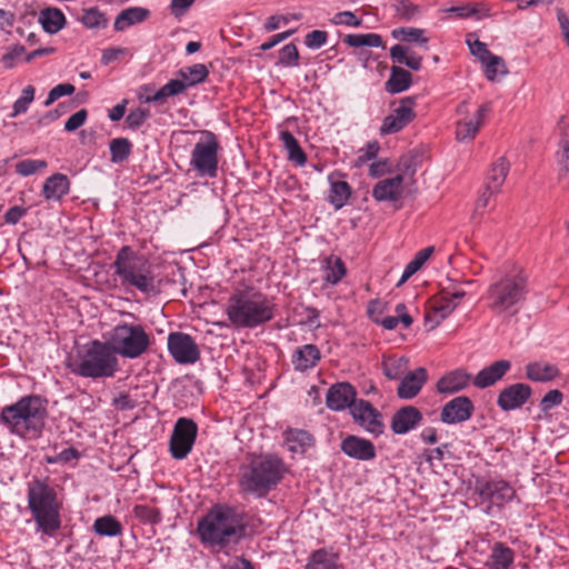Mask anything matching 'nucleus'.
Here are the masks:
<instances>
[{
	"label": "nucleus",
	"instance_id": "1",
	"mask_svg": "<svg viewBox=\"0 0 569 569\" xmlns=\"http://www.w3.org/2000/svg\"><path fill=\"white\" fill-rule=\"evenodd\" d=\"M249 515L229 503H216L198 520L197 535L204 547L224 550L248 535Z\"/></svg>",
	"mask_w": 569,
	"mask_h": 569
},
{
	"label": "nucleus",
	"instance_id": "2",
	"mask_svg": "<svg viewBox=\"0 0 569 569\" xmlns=\"http://www.w3.org/2000/svg\"><path fill=\"white\" fill-rule=\"evenodd\" d=\"M276 312V298L252 286L233 289L224 308L230 325L236 329H256L273 320Z\"/></svg>",
	"mask_w": 569,
	"mask_h": 569
},
{
	"label": "nucleus",
	"instance_id": "3",
	"mask_svg": "<svg viewBox=\"0 0 569 569\" xmlns=\"http://www.w3.org/2000/svg\"><path fill=\"white\" fill-rule=\"evenodd\" d=\"M110 268L126 292L138 291L146 297H154L161 292V280L156 274L153 264L131 246H122L117 251Z\"/></svg>",
	"mask_w": 569,
	"mask_h": 569
},
{
	"label": "nucleus",
	"instance_id": "4",
	"mask_svg": "<svg viewBox=\"0 0 569 569\" xmlns=\"http://www.w3.org/2000/svg\"><path fill=\"white\" fill-rule=\"evenodd\" d=\"M48 419V400L39 395H26L0 411V426L22 439L42 437Z\"/></svg>",
	"mask_w": 569,
	"mask_h": 569
},
{
	"label": "nucleus",
	"instance_id": "5",
	"mask_svg": "<svg viewBox=\"0 0 569 569\" xmlns=\"http://www.w3.org/2000/svg\"><path fill=\"white\" fill-rule=\"evenodd\" d=\"M287 472L288 467L280 456L262 453L241 467L239 488L241 492L254 498H266L283 480Z\"/></svg>",
	"mask_w": 569,
	"mask_h": 569
},
{
	"label": "nucleus",
	"instance_id": "6",
	"mask_svg": "<svg viewBox=\"0 0 569 569\" xmlns=\"http://www.w3.org/2000/svg\"><path fill=\"white\" fill-rule=\"evenodd\" d=\"M28 509L36 525V532L47 537H54L61 528L62 502L57 489L48 479L34 478L28 482Z\"/></svg>",
	"mask_w": 569,
	"mask_h": 569
},
{
	"label": "nucleus",
	"instance_id": "7",
	"mask_svg": "<svg viewBox=\"0 0 569 569\" xmlns=\"http://www.w3.org/2000/svg\"><path fill=\"white\" fill-rule=\"evenodd\" d=\"M528 293V276L521 268H513L489 284L486 295L487 306L495 315L515 316Z\"/></svg>",
	"mask_w": 569,
	"mask_h": 569
},
{
	"label": "nucleus",
	"instance_id": "8",
	"mask_svg": "<svg viewBox=\"0 0 569 569\" xmlns=\"http://www.w3.org/2000/svg\"><path fill=\"white\" fill-rule=\"evenodd\" d=\"M70 368L74 375L83 378H111L119 370V359L106 339H94L78 351Z\"/></svg>",
	"mask_w": 569,
	"mask_h": 569
},
{
	"label": "nucleus",
	"instance_id": "9",
	"mask_svg": "<svg viewBox=\"0 0 569 569\" xmlns=\"http://www.w3.org/2000/svg\"><path fill=\"white\" fill-rule=\"evenodd\" d=\"M472 495L480 510L491 517L501 513L512 501H519L515 487L501 477L477 478Z\"/></svg>",
	"mask_w": 569,
	"mask_h": 569
},
{
	"label": "nucleus",
	"instance_id": "10",
	"mask_svg": "<svg viewBox=\"0 0 569 569\" xmlns=\"http://www.w3.org/2000/svg\"><path fill=\"white\" fill-rule=\"evenodd\" d=\"M104 339L117 357L128 359L141 357L151 345L150 335L140 323L119 322L104 333Z\"/></svg>",
	"mask_w": 569,
	"mask_h": 569
},
{
	"label": "nucleus",
	"instance_id": "11",
	"mask_svg": "<svg viewBox=\"0 0 569 569\" xmlns=\"http://www.w3.org/2000/svg\"><path fill=\"white\" fill-rule=\"evenodd\" d=\"M197 436V423L190 418H179L173 426L169 441L171 457L177 460L187 458L194 446Z\"/></svg>",
	"mask_w": 569,
	"mask_h": 569
},
{
	"label": "nucleus",
	"instance_id": "12",
	"mask_svg": "<svg viewBox=\"0 0 569 569\" xmlns=\"http://www.w3.org/2000/svg\"><path fill=\"white\" fill-rule=\"evenodd\" d=\"M168 351L179 365H193L200 359V350L194 339L184 332L174 331L168 335Z\"/></svg>",
	"mask_w": 569,
	"mask_h": 569
},
{
	"label": "nucleus",
	"instance_id": "13",
	"mask_svg": "<svg viewBox=\"0 0 569 569\" xmlns=\"http://www.w3.org/2000/svg\"><path fill=\"white\" fill-rule=\"evenodd\" d=\"M350 413L353 420L367 432L379 437L385 431L381 412L372 403L365 399H359L350 407Z\"/></svg>",
	"mask_w": 569,
	"mask_h": 569
},
{
	"label": "nucleus",
	"instance_id": "14",
	"mask_svg": "<svg viewBox=\"0 0 569 569\" xmlns=\"http://www.w3.org/2000/svg\"><path fill=\"white\" fill-rule=\"evenodd\" d=\"M218 148L219 144H196L191 154V166L199 177H217Z\"/></svg>",
	"mask_w": 569,
	"mask_h": 569
},
{
	"label": "nucleus",
	"instance_id": "15",
	"mask_svg": "<svg viewBox=\"0 0 569 569\" xmlns=\"http://www.w3.org/2000/svg\"><path fill=\"white\" fill-rule=\"evenodd\" d=\"M475 406L467 396H458L448 401L440 411V420L446 425H457L469 420Z\"/></svg>",
	"mask_w": 569,
	"mask_h": 569
},
{
	"label": "nucleus",
	"instance_id": "16",
	"mask_svg": "<svg viewBox=\"0 0 569 569\" xmlns=\"http://www.w3.org/2000/svg\"><path fill=\"white\" fill-rule=\"evenodd\" d=\"M340 450L349 458L359 461H370L377 457L373 442L355 435H349L341 440Z\"/></svg>",
	"mask_w": 569,
	"mask_h": 569
},
{
	"label": "nucleus",
	"instance_id": "17",
	"mask_svg": "<svg viewBox=\"0 0 569 569\" xmlns=\"http://www.w3.org/2000/svg\"><path fill=\"white\" fill-rule=\"evenodd\" d=\"M532 393L531 387L526 383H513L502 389L498 396L497 405L503 411H511L522 407Z\"/></svg>",
	"mask_w": 569,
	"mask_h": 569
},
{
	"label": "nucleus",
	"instance_id": "18",
	"mask_svg": "<svg viewBox=\"0 0 569 569\" xmlns=\"http://www.w3.org/2000/svg\"><path fill=\"white\" fill-rule=\"evenodd\" d=\"M357 390L349 382H338L332 385L326 395V405L330 410L342 411L352 406L356 399Z\"/></svg>",
	"mask_w": 569,
	"mask_h": 569
},
{
	"label": "nucleus",
	"instance_id": "19",
	"mask_svg": "<svg viewBox=\"0 0 569 569\" xmlns=\"http://www.w3.org/2000/svg\"><path fill=\"white\" fill-rule=\"evenodd\" d=\"M423 416L413 406H405L398 409L392 418L390 428L395 435H406L421 425Z\"/></svg>",
	"mask_w": 569,
	"mask_h": 569
},
{
	"label": "nucleus",
	"instance_id": "20",
	"mask_svg": "<svg viewBox=\"0 0 569 569\" xmlns=\"http://www.w3.org/2000/svg\"><path fill=\"white\" fill-rule=\"evenodd\" d=\"M462 289L443 288L439 296L435 297L431 303V311L441 320L450 316L465 298Z\"/></svg>",
	"mask_w": 569,
	"mask_h": 569
},
{
	"label": "nucleus",
	"instance_id": "21",
	"mask_svg": "<svg viewBox=\"0 0 569 569\" xmlns=\"http://www.w3.org/2000/svg\"><path fill=\"white\" fill-rule=\"evenodd\" d=\"M428 380L427 369L419 367L413 371L407 372L397 388V396L400 399L410 400L415 398Z\"/></svg>",
	"mask_w": 569,
	"mask_h": 569
},
{
	"label": "nucleus",
	"instance_id": "22",
	"mask_svg": "<svg viewBox=\"0 0 569 569\" xmlns=\"http://www.w3.org/2000/svg\"><path fill=\"white\" fill-rule=\"evenodd\" d=\"M70 189V179L64 173L57 172L44 180L40 194L48 202H60L69 194Z\"/></svg>",
	"mask_w": 569,
	"mask_h": 569
},
{
	"label": "nucleus",
	"instance_id": "23",
	"mask_svg": "<svg viewBox=\"0 0 569 569\" xmlns=\"http://www.w3.org/2000/svg\"><path fill=\"white\" fill-rule=\"evenodd\" d=\"M321 360V351L318 346L307 343L298 347L291 355V363L298 372H307L318 366Z\"/></svg>",
	"mask_w": 569,
	"mask_h": 569
},
{
	"label": "nucleus",
	"instance_id": "24",
	"mask_svg": "<svg viewBox=\"0 0 569 569\" xmlns=\"http://www.w3.org/2000/svg\"><path fill=\"white\" fill-rule=\"evenodd\" d=\"M510 368L511 362L509 360H497L481 369L472 379V385L479 389L488 388L501 380Z\"/></svg>",
	"mask_w": 569,
	"mask_h": 569
},
{
	"label": "nucleus",
	"instance_id": "25",
	"mask_svg": "<svg viewBox=\"0 0 569 569\" xmlns=\"http://www.w3.org/2000/svg\"><path fill=\"white\" fill-rule=\"evenodd\" d=\"M343 177L340 171H333L328 176L330 183L329 193L327 201L336 209L343 208L350 197L352 196L351 186L345 180H338L337 178Z\"/></svg>",
	"mask_w": 569,
	"mask_h": 569
},
{
	"label": "nucleus",
	"instance_id": "26",
	"mask_svg": "<svg viewBox=\"0 0 569 569\" xmlns=\"http://www.w3.org/2000/svg\"><path fill=\"white\" fill-rule=\"evenodd\" d=\"M516 552L502 541H495L490 546V553L485 562L488 569H511Z\"/></svg>",
	"mask_w": 569,
	"mask_h": 569
},
{
	"label": "nucleus",
	"instance_id": "27",
	"mask_svg": "<svg viewBox=\"0 0 569 569\" xmlns=\"http://www.w3.org/2000/svg\"><path fill=\"white\" fill-rule=\"evenodd\" d=\"M402 174H397L392 178L380 180L372 188V197L379 202L397 201L400 199L402 193Z\"/></svg>",
	"mask_w": 569,
	"mask_h": 569
},
{
	"label": "nucleus",
	"instance_id": "28",
	"mask_svg": "<svg viewBox=\"0 0 569 569\" xmlns=\"http://www.w3.org/2000/svg\"><path fill=\"white\" fill-rule=\"evenodd\" d=\"M471 376L465 369H456L443 375L437 382V390L440 393L451 395L467 388Z\"/></svg>",
	"mask_w": 569,
	"mask_h": 569
},
{
	"label": "nucleus",
	"instance_id": "29",
	"mask_svg": "<svg viewBox=\"0 0 569 569\" xmlns=\"http://www.w3.org/2000/svg\"><path fill=\"white\" fill-rule=\"evenodd\" d=\"M282 436L291 453L303 455L315 445V437L303 429L288 428Z\"/></svg>",
	"mask_w": 569,
	"mask_h": 569
},
{
	"label": "nucleus",
	"instance_id": "30",
	"mask_svg": "<svg viewBox=\"0 0 569 569\" xmlns=\"http://www.w3.org/2000/svg\"><path fill=\"white\" fill-rule=\"evenodd\" d=\"M509 170L510 162L508 159L506 157L498 158L488 170L482 186L493 189V192H501Z\"/></svg>",
	"mask_w": 569,
	"mask_h": 569
},
{
	"label": "nucleus",
	"instance_id": "31",
	"mask_svg": "<svg viewBox=\"0 0 569 569\" xmlns=\"http://www.w3.org/2000/svg\"><path fill=\"white\" fill-rule=\"evenodd\" d=\"M490 111V104H481L473 118L460 121L457 124L456 134L458 140H472L476 138L477 132L482 123L485 116Z\"/></svg>",
	"mask_w": 569,
	"mask_h": 569
},
{
	"label": "nucleus",
	"instance_id": "32",
	"mask_svg": "<svg viewBox=\"0 0 569 569\" xmlns=\"http://www.w3.org/2000/svg\"><path fill=\"white\" fill-rule=\"evenodd\" d=\"M151 12L147 8L130 7L120 11L117 16L113 28L118 32H122L131 26L142 23L150 17Z\"/></svg>",
	"mask_w": 569,
	"mask_h": 569
},
{
	"label": "nucleus",
	"instance_id": "33",
	"mask_svg": "<svg viewBox=\"0 0 569 569\" xmlns=\"http://www.w3.org/2000/svg\"><path fill=\"white\" fill-rule=\"evenodd\" d=\"M338 559L332 550L320 548L310 553L305 569H337Z\"/></svg>",
	"mask_w": 569,
	"mask_h": 569
},
{
	"label": "nucleus",
	"instance_id": "34",
	"mask_svg": "<svg viewBox=\"0 0 569 569\" xmlns=\"http://www.w3.org/2000/svg\"><path fill=\"white\" fill-rule=\"evenodd\" d=\"M390 57L393 62L406 64L412 70L421 68L422 58L417 54L411 48L403 44H396L390 48Z\"/></svg>",
	"mask_w": 569,
	"mask_h": 569
},
{
	"label": "nucleus",
	"instance_id": "35",
	"mask_svg": "<svg viewBox=\"0 0 569 569\" xmlns=\"http://www.w3.org/2000/svg\"><path fill=\"white\" fill-rule=\"evenodd\" d=\"M92 530L100 537H118L123 532L122 523L112 515L98 517L93 525Z\"/></svg>",
	"mask_w": 569,
	"mask_h": 569
},
{
	"label": "nucleus",
	"instance_id": "36",
	"mask_svg": "<svg viewBox=\"0 0 569 569\" xmlns=\"http://www.w3.org/2000/svg\"><path fill=\"white\" fill-rule=\"evenodd\" d=\"M39 22L46 32L54 34L64 27L66 17L60 9L46 8L40 11Z\"/></svg>",
	"mask_w": 569,
	"mask_h": 569
},
{
	"label": "nucleus",
	"instance_id": "37",
	"mask_svg": "<svg viewBox=\"0 0 569 569\" xmlns=\"http://www.w3.org/2000/svg\"><path fill=\"white\" fill-rule=\"evenodd\" d=\"M559 375L556 366L542 362H530L526 366V377L535 382L551 381Z\"/></svg>",
	"mask_w": 569,
	"mask_h": 569
},
{
	"label": "nucleus",
	"instance_id": "38",
	"mask_svg": "<svg viewBox=\"0 0 569 569\" xmlns=\"http://www.w3.org/2000/svg\"><path fill=\"white\" fill-rule=\"evenodd\" d=\"M412 83V74L401 67L393 66L390 77L386 82V90L389 93H400L407 90Z\"/></svg>",
	"mask_w": 569,
	"mask_h": 569
},
{
	"label": "nucleus",
	"instance_id": "39",
	"mask_svg": "<svg viewBox=\"0 0 569 569\" xmlns=\"http://www.w3.org/2000/svg\"><path fill=\"white\" fill-rule=\"evenodd\" d=\"M323 280L331 284H338L347 273V268L341 258L330 256L325 259Z\"/></svg>",
	"mask_w": 569,
	"mask_h": 569
},
{
	"label": "nucleus",
	"instance_id": "40",
	"mask_svg": "<svg viewBox=\"0 0 569 569\" xmlns=\"http://www.w3.org/2000/svg\"><path fill=\"white\" fill-rule=\"evenodd\" d=\"M435 251V248L432 246L426 247L421 250H419L411 261H409L405 270L402 272V276L397 284V287H400L408 279H410L416 272H418L422 266L428 261V259L432 256Z\"/></svg>",
	"mask_w": 569,
	"mask_h": 569
},
{
	"label": "nucleus",
	"instance_id": "41",
	"mask_svg": "<svg viewBox=\"0 0 569 569\" xmlns=\"http://www.w3.org/2000/svg\"><path fill=\"white\" fill-rule=\"evenodd\" d=\"M187 88L184 81L181 79H172L164 86H162L159 90H157L153 94L146 97L147 102H158L162 101L166 98L177 96L184 91Z\"/></svg>",
	"mask_w": 569,
	"mask_h": 569
},
{
	"label": "nucleus",
	"instance_id": "42",
	"mask_svg": "<svg viewBox=\"0 0 569 569\" xmlns=\"http://www.w3.org/2000/svg\"><path fill=\"white\" fill-rule=\"evenodd\" d=\"M409 359L406 357L389 358L382 361L383 375L389 380L402 378L407 372Z\"/></svg>",
	"mask_w": 569,
	"mask_h": 569
},
{
	"label": "nucleus",
	"instance_id": "43",
	"mask_svg": "<svg viewBox=\"0 0 569 569\" xmlns=\"http://www.w3.org/2000/svg\"><path fill=\"white\" fill-rule=\"evenodd\" d=\"M558 182L563 189L569 188V144H562L556 153Z\"/></svg>",
	"mask_w": 569,
	"mask_h": 569
},
{
	"label": "nucleus",
	"instance_id": "44",
	"mask_svg": "<svg viewBox=\"0 0 569 569\" xmlns=\"http://www.w3.org/2000/svg\"><path fill=\"white\" fill-rule=\"evenodd\" d=\"M179 74L188 87L203 82L207 79L209 71L204 64L197 63L181 69Z\"/></svg>",
	"mask_w": 569,
	"mask_h": 569
},
{
	"label": "nucleus",
	"instance_id": "45",
	"mask_svg": "<svg viewBox=\"0 0 569 569\" xmlns=\"http://www.w3.org/2000/svg\"><path fill=\"white\" fill-rule=\"evenodd\" d=\"M133 516L142 523V525H158L162 520V515L160 509L148 506V505H136L133 507Z\"/></svg>",
	"mask_w": 569,
	"mask_h": 569
},
{
	"label": "nucleus",
	"instance_id": "46",
	"mask_svg": "<svg viewBox=\"0 0 569 569\" xmlns=\"http://www.w3.org/2000/svg\"><path fill=\"white\" fill-rule=\"evenodd\" d=\"M482 64L486 78L489 81H495L498 76H505L508 73L503 59L493 53L488 58V60H485Z\"/></svg>",
	"mask_w": 569,
	"mask_h": 569
},
{
	"label": "nucleus",
	"instance_id": "47",
	"mask_svg": "<svg viewBox=\"0 0 569 569\" xmlns=\"http://www.w3.org/2000/svg\"><path fill=\"white\" fill-rule=\"evenodd\" d=\"M423 33L425 31L422 29L413 27H401L393 29L391 32L395 39L406 42H418L420 44H427L428 38H426Z\"/></svg>",
	"mask_w": 569,
	"mask_h": 569
},
{
	"label": "nucleus",
	"instance_id": "48",
	"mask_svg": "<svg viewBox=\"0 0 569 569\" xmlns=\"http://www.w3.org/2000/svg\"><path fill=\"white\" fill-rule=\"evenodd\" d=\"M343 41L353 48L382 46V38L377 33L348 34Z\"/></svg>",
	"mask_w": 569,
	"mask_h": 569
},
{
	"label": "nucleus",
	"instance_id": "49",
	"mask_svg": "<svg viewBox=\"0 0 569 569\" xmlns=\"http://www.w3.org/2000/svg\"><path fill=\"white\" fill-rule=\"evenodd\" d=\"M47 167L48 162L43 159H23L14 164V172L21 177H29Z\"/></svg>",
	"mask_w": 569,
	"mask_h": 569
},
{
	"label": "nucleus",
	"instance_id": "50",
	"mask_svg": "<svg viewBox=\"0 0 569 569\" xmlns=\"http://www.w3.org/2000/svg\"><path fill=\"white\" fill-rule=\"evenodd\" d=\"M36 89L33 86H27L22 92L20 98H18L12 107V112L9 114L11 118H16L22 113H26L29 109L30 103L34 99Z\"/></svg>",
	"mask_w": 569,
	"mask_h": 569
},
{
	"label": "nucleus",
	"instance_id": "51",
	"mask_svg": "<svg viewBox=\"0 0 569 569\" xmlns=\"http://www.w3.org/2000/svg\"><path fill=\"white\" fill-rule=\"evenodd\" d=\"M81 22L87 28H104L108 24V19L104 13L97 8H89L83 10Z\"/></svg>",
	"mask_w": 569,
	"mask_h": 569
},
{
	"label": "nucleus",
	"instance_id": "52",
	"mask_svg": "<svg viewBox=\"0 0 569 569\" xmlns=\"http://www.w3.org/2000/svg\"><path fill=\"white\" fill-rule=\"evenodd\" d=\"M392 8L402 20H411L419 13V7L410 0H393Z\"/></svg>",
	"mask_w": 569,
	"mask_h": 569
},
{
	"label": "nucleus",
	"instance_id": "53",
	"mask_svg": "<svg viewBox=\"0 0 569 569\" xmlns=\"http://www.w3.org/2000/svg\"><path fill=\"white\" fill-rule=\"evenodd\" d=\"M466 42L470 49V52L477 57L481 63L485 61V60H488V58L492 54L487 44L482 41H480L479 39L475 38V34L472 33H469L467 36V39H466Z\"/></svg>",
	"mask_w": 569,
	"mask_h": 569
},
{
	"label": "nucleus",
	"instance_id": "54",
	"mask_svg": "<svg viewBox=\"0 0 569 569\" xmlns=\"http://www.w3.org/2000/svg\"><path fill=\"white\" fill-rule=\"evenodd\" d=\"M415 100L412 98H405L400 104L393 110L402 126H407L415 117L413 112Z\"/></svg>",
	"mask_w": 569,
	"mask_h": 569
},
{
	"label": "nucleus",
	"instance_id": "55",
	"mask_svg": "<svg viewBox=\"0 0 569 569\" xmlns=\"http://www.w3.org/2000/svg\"><path fill=\"white\" fill-rule=\"evenodd\" d=\"M279 63L286 67H296L299 64V52L293 43H288L280 50Z\"/></svg>",
	"mask_w": 569,
	"mask_h": 569
},
{
	"label": "nucleus",
	"instance_id": "56",
	"mask_svg": "<svg viewBox=\"0 0 569 569\" xmlns=\"http://www.w3.org/2000/svg\"><path fill=\"white\" fill-rule=\"evenodd\" d=\"M563 393L558 389L548 391L540 401V409L543 413H547L552 408L558 407L562 403Z\"/></svg>",
	"mask_w": 569,
	"mask_h": 569
},
{
	"label": "nucleus",
	"instance_id": "57",
	"mask_svg": "<svg viewBox=\"0 0 569 569\" xmlns=\"http://www.w3.org/2000/svg\"><path fill=\"white\" fill-rule=\"evenodd\" d=\"M74 90H76V88L71 83H60V84L53 87L48 93V97L44 101V106L49 107L59 98H61L63 96L72 94L74 92Z\"/></svg>",
	"mask_w": 569,
	"mask_h": 569
},
{
	"label": "nucleus",
	"instance_id": "58",
	"mask_svg": "<svg viewBox=\"0 0 569 569\" xmlns=\"http://www.w3.org/2000/svg\"><path fill=\"white\" fill-rule=\"evenodd\" d=\"M499 193L500 192H493V189H489L482 186L476 200L475 213H482L485 209L490 204L491 200Z\"/></svg>",
	"mask_w": 569,
	"mask_h": 569
},
{
	"label": "nucleus",
	"instance_id": "59",
	"mask_svg": "<svg viewBox=\"0 0 569 569\" xmlns=\"http://www.w3.org/2000/svg\"><path fill=\"white\" fill-rule=\"evenodd\" d=\"M287 149L288 160L296 167H303L307 163V154L300 144H283Z\"/></svg>",
	"mask_w": 569,
	"mask_h": 569
},
{
	"label": "nucleus",
	"instance_id": "60",
	"mask_svg": "<svg viewBox=\"0 0 569 569\" xmlns=\"http://www.w3.org/2000/svg\"><path fill=\"white\" fill-rule=\"evenodd\" d=\"M420 154L410 152L409 154L402 156L397 164V169L403 173L415 172L419 163Z\"/></svg>",
	"mask_w": 569,
	"mask_h": 569
},
{
	"label": "nucleus",
	"instance_id": "61",
	"mask_svg": "<svg viewBox=\"0 0 569 569\" xmlns=\"http://www.w3.org/2000/svg\"><path fill=\"white\" fill-rule=\"evenodd\" d=\"M149 116L150 112L148 109L137 108L130 111L126 118V122L131 129H137L149 118Z\"/></svg>",
	"mask_w": 569,
	"mask_h": 569
},
{
	"label": "nucleus",
	"instance_id": "62",
	"mask_svg": "<svg viewBox=\"0 0 569 569\" xmlns=\"http://www.w3.org/2000/svg\"><path fill=\"white\" fill-rule=\"evenodd\" d=\"M328 33L322 30H313L306 36L305 43L310 49H319L326 44Z\"/></svg>",
	"mask_w": 569,
	"mask_h": 569
},
{
	"label": "nucleus",
	"instance_id": "63",
	"mask_svg": "<svg viewBox=\"0 0 569 569\" xmlns=\"http://www.w3.org/2000/svg\"><path fill=\"white\" fill-rule=\"evenodd\" d=\"M331 21L333 24H343L348 27H359L361 24V20L351 11L338 12L333 16Z\"/></svg>",
	"mask_w": 569,
	"mask_h": 569
},
{
	"label": "nucleus",
	"instance_id": "64",
	"mask_svg": "<svg viewBox=\"0 0 569 569\" xmlns=\"http://www.w3.org/2000/svg\"><path fill=\"white\" fill-rule=\"evenodd\" d=\"M392 171V163L389 159L383 158L375 161L369 167V173L373 178H379L385 176L386 173H390Z\"/></svg>",
	"mask_w": 569,
	"mask_h": 569
}]
</instances>
